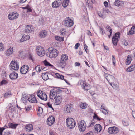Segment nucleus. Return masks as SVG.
Instances as JSON below:
<instances>
[{
	"mask_svg": "<svg viewBox=\"0 0 135 135\" xmlns=\"http://www.w3.org/2000/svg\"><path fill=\"white\" fill-rule=\"evenodd\" d=\"M68 56L65 54H62L61 56L58 66L62 68H64L66 65V62L68 59Z\"/></svg>",
	"mask_w": 135,
	"mask_h": 135,
	"instance_id": "1",
	"label": "nucleus"
},
{
	"mask_svg": "<svg viewBox=\"0 0 135 135\" xmlns=\"http://www.w3.org/2000/svg\"><path fill=\"white\" fill-rule=\"evenodd\" d=\"M58 51L56 49L51 48L46 52V56L51 58H55L58 55Z\"/></svg>",
	"mask_w": 135,
	"mask_h": 135,
	"instance_id": "2",
	"label": "nucleus"
},
{
	"mask_svg": "<svg viewBox=\"0 0 135 135\" xmlns=\"http://www.w3.org/2000/svg\"><path fill=\"white\" fill-rule=\"evenodd\" d=\"M66 124L68 128L72 129L75 127L76 123L73 118H68L66 120Z\"/></svg>",
	"mask_w": 135,
	"mask_h": 135,
	"instance_id": "3",
	"label": "nucleus"
},
{
	"mask_svg": "<svg viewBox=\"0 0 135 135\" xmlns=\"http://www.w3.org/2000/svg\"><path fill=\"white\" fill-rule=\"evenodd\" d=\"M79 130L81 132H83L86 128V124L83 120L79 121L78 124Z\"/></svg>",
	"mask_w": 135,
	"mask_h": 135,
	"instance_id": "4",
	"label": "nucleus"
},
{
	"mask_svg": "<svg viewBox=\"0 0 135 135\" xmlns=\"http://www.w3.org/2000/svg\"><path fill=\"white\" fill-rule=\"evenodd\" d=\"M74 24V22L72 18L68 17L65 18L64 20V25L67 27H70Z\"/></svg>",
	"mask_w": 135,
	"mask_h": 135,
	"instance_id": "5",
	"label": "nucleus"
},
{
	"mask_svg": "<svg viewBox=\"0 0 135 135\" xmlns=\"http://www.w3.org/2000/svg\"><path fill=\"white\" fill-rule=\"evenodd\" d=\"M120 35L119 32H117L114 35L112 39V42L114 45L116 46L117 45L118 42L120 39Z\"/></svg>",
	"mask_w": 135,
	"mask_h": 135,
	"instance_id": "6",
	"label": "nucleus"
},
{
	"mask_svg": "<svg viewBox=\"0 0 135 135\" xmlns=\"http://www.w3.org/2000/svg\"><path fill=\"white\" fill-rule=\"evenodd\" d=\"M41 90H38L37 91V95L41 99L46 101L47 99V97L46 94Z\"/></svg>",
	"mask_w": 135,
	"mask_h": 135,
	"instance_id": "7",
	"label": "nucleus"
},
{
	"mask_svg": "<svg viewBox=\"0 0 135 135\" xmlns=\"http://www.w3.org/2000/svg\"><path fill=\"white\" fill-rule=\"evenodd\" d=\"M36 51L38 55L41 56H43L45 54V51L44 48L40 46L37 47Z\"/></svg>",
	"mask_w": 135,
	"mask_h": 135,
	"instance_id": "8",
	"label": "nucleus"
},
{
	"mask_svg": "<svg viewBox=\"0 0 135 135\" xmlns=\"http://www.w3.org/2000/svg\"><path fill=\"white\" fill-rule=\"evenodd\" d=\"M10 65L11 68L15 71L19 69L18 62L14 60H13L11 62Z\"/></svg>",
	"mask_w": 135,
	"mask_h": 135,
	"instance_id": "9",
	"label": "nucleus"
},
{
	"mask_svg": "<svg viewBox=\"0 0 135 135\" xmlns=\"http://www.w3.org/2000/svg\"><path fill=\"white\" fill-rule=\"evenodd\" d=\"M108 131L110 134H115L118 132L119 130L117 127L114 126L109 128L108 129Z\"/></svg>",
	"mask_w": 135,
	"mask_h": 135,
	"instance_id": "10",
	"label": "nucleus"
},
{
	"mask_svg": "<svg viewBox=\"0 0 135 135\" xmlns=\"http://www.w3.org/2000/svg\"><path fill=\"white\" fill-rule=\"evenodd\" d=\"M18 16V14L17 13L12 12L9 14L8 17L10 20H13L17 18Z\"/></svg>",
	"mask_w": 135,
	"mask_h": 135,
	"instance_id": "11",
	"label": "nucleus"
},
{
	"mask_svg": "<svg viewBox=\"0 0 135 135\" xmlns=\"http://www.w3.org/2000/svg\"><path fill=\"white\" fill-rule=\"evenodd\" d=\"M62 0H56L54 1L52 3V7L56 8L59 7L62 4Z\"/></svg>",
	"mask_w": 135,
	"mask_h": 135,
	"instance_id": "12",
	"label": "nucleus"
},
{
	"mask_svg": "<svg viewBox=\"0 0 135 135\" xmlns=\"http://www.w3.org/2000/svg\"><path fill=\"white\" fill-rule=\"evenodd\" d=\"M105 76L106 79L109 82V84L111 82H112L114 81L115 78L113 76L106 73H105Z\"/></svg>",
	"mask_w": 135,
	"mask_h": 135,
	"instance_id": "13",
	"label": "nucleus"
},
{
	"mask_svg": "<svg viewBox=\"0 0 135 135\" xmlns=\"http://www.w3.org/2000/svg\"><path fill=\"white\" fill-rule=\"evenodd\" d=\"M18 53L19 56L22 57H24L27 56L28 54V51L22 49L19 50Z\"/></svg>",
	"mask_w": 135,
	"mask_h": 135,
	"instance_id": "14",
	"label": "nucleus"
},
{
	"mask_svg": "<svg viewBox=\"0 0 135 135\" xmlns=\"http://www.w3.org/2000/svg\"><path fill=\"white\" fill-rule=\"evenodd\" d=\"M28 69V66L27 65H25L21 68L20 72L22 74H25L27 72Z\"/></svg>",
	"mask_w": 135,
	"mask_h": 135,
	"instance_id": "15",
	"label": "nucleus"
},
{
	"mask_svg": "<svg viewBox=\"0 0 135 135\" xmlns=\"http://www.w3.org/2000/svg\"><path fill=\"white\" fill-rule=\"evenodd\" d=\"M55 119L53 116H50L47 120V123L48 125L51 126L55 122Z\"/></svg>",
	"mask_w": 135,
	"mask_h": 135,
	"instance_id": "16",
	"label": "nucleus"
},
{
	"mask_svg": "<svg viewBox=\"0 0 135 135\" xmlns=\"http://www.w3.org/2000/svg\"><path fill=\"white\" fill-rule=\"evenodd\" d=\"M55 89H52L50 90V93L49 97L50 99H54L57 96V94L55 92Z\"/></svg>",
	"mask_w": 135,
	"mask_h": 135,
	"instance_id": "17",
	"label": "nucleus"
},
{
	"mask_svg": "<svg viewBox=\"0 0 135 135\" xmlns=\"http://www.w3.org/2000/svg\"><path fill=\"white\" fill-rule=\"evenodd\" d=\"M62 97L61 96L58 95L56 98L55 100V104L56 105H59L62 100Z\"/></svg>",
	"mask_w": 135,
	"mask_h": 135,
	"instance_id": "18",
	"label": "nucleus"
},
{
	"mask_svg": "<svg viewBox=\"0 0 135 135\" xmlns=\"http://www.w3.org/2000/svg\"><path fill=\"white\" fill-rule=\"evenodd\" d=\"M72 105H68L65 107L64 110L66 113H68L71 112L73 109Z\"/></svg>",
	"mask_w": 135,
	"mask_h": 135,
	"instance_id": "19",
	"label": "nucleus"
},
{
	"mask_svg": "<svg viewBox=\"0 0 135 135\" xmlns=\"http://www.w3.org/2000/svg\"><path fill=\"white\" fill-rule=\"evenodd\" d=\"M29 102L32 103H36L37 101L34 95H31V96L28 98Z\"/></svg>",
	"mask_w": 135,
	"mask_h": 135,
	"instance_id": "20",
	"label": "nucleus"
},
{
	"mask_svg": "<svg viewBox=\"0 0 135 135\" xmlns=\"http://www.w3.org/2000/svg\"><path fill=\"white\" fill-rule=\"evenodd\" d=\"M9 77L11 79L15 80L18 77V74L16 73L13 72L10 74Z\"/></svg>",
	"mask_w": 135,
	"mask_h": 135,
	"instance_id": "21",
	"label": "nucleus"
},
{
	"mask_svg": "<svg viewBox=\"0 0 135 135\" xmlns=\"http://www.w3.org/2000/svg\"><path fill=\"white\" fill-rule=\"evenodd\" d=\"M33 30V28L31 26L28 25L26 26L25 32L26 33H29L31 32Z\"/></svg>",
	"mask_w": 135,
	"mask_h": 135,
	"instance_id": "22",
	"label": "nucleus"
},
{
	"mask_svg": "<svg viewBox=\"0 0 135 135\" xmlns=\"http://www.w3.org/2000/svg\"><path fill=\"white\" fill-rule=\"evenodd\" d=\"M82 85L83 89L87 90H89L90 88V85L89 84L87 85L85 81L83 82Z\"/></svg>",
	"mask_w": 135,
	"mask_h": 135,
	"instance_id": "23",
	"label": "nucleus"
},
{
	"mask_svg": "<svg viewBox=\"0 0 135 135\" xmlns=\"http://www.w3.org/2000/svg\"><path fill=\"white\" fill-rule=\"evenodd\" d=\"M47 35V32L45 30H43L40 32L39 36L41 38H44L46 37Z\"/></svg>",
	"mask_w": 135,
	"mask_h": 135,
	"instance_id": "24",
	"label": "nucleus"
},
{
	"mask_svg": "<svg viewBox=\"0 0 135 135\" xmlns=\"http://www.w3.org/2000/svg\"><path fill=\"white\" fill-rule=\"evenodd\" d=\"M26 131L28 132L32 130L33 128L32 125L31 124H29L26 125L25 127Z\"/></svg>",
	"mask_w": 135,
	"mask_h": 135,
	"instance_id": "25",
	"label": "nucleus"
},
{
	"mask_svg": "<svg viewBox=\"0 0 135 135\" xmlns=\"http://www.w3.org/2000/svg\"><path fill=\"white\" fill-rule=\"evenodd\" d=\"M30 38L29 36L27 35H23L22 38L20 40V42H22L28 40Z\"/></svg>",
	"mask_w": 135,
	"mask_h": 135,
	"instance_id": "26",
	"label": "nucleus"
},
{
	"mask_svg": "<svg viewBox=\"0 0 135 135\" xmlns=\"http://www.w3.org/2000/svg\"><path fill=\"white\" fill-rule=\"evenodd\" d=\"M13 48L10 47L6 51V55L9 56L12 54L13 53Z\"/></svg>",
	"mask_w": 135,
	"mask_h": 135,
	"instance_id": "27",
	"label": "nucleus"
},
{
	"mask_svg": "<svg viewBox=\"0 0 135 135\" xmlns=\"http://www.w3.org/2000/svg\"><path fill=\"white\" fill-rule=\"evenodd\" d=\"M94 128L96 131L97 132H99L101 130L102 127L100 124H97L94 126Z\"/></svg>",
	"mask_w": 135,
	"mask_h": 135,
	"instance_id": "28",
	"label": "nucleus"
},
{
	"mask_svg": "<svg viewBox=\"0 0 135 135\" xmlns=\"http://www.w3.org/2000/svg\"><path fill=\"white\" fill-rule=\"evenodd\" d=\"M115 5L117 6H121L124 4V2L119 0H116L114 3Z\"/></svg>",
	"mask_w": 135,
	"mask_h": 135,
	"instance_id": "29",
	"label": "nucleus"
},
{
	"mask_svg": "<svg viewBox=\"0 0 135 135\" xmlns=\"http://www.w3.org/2000/svg\"><path fill=\"white\" fill-rule=\"evenodd\" d=\"M105 108H106L105 106L104 105V104H102L101 107V109L102 110H102V112H103L105 114H107L108 112V110L106 109Z\"/></svg>",
	"mask_w": 135,
	"mask_h": 135,
	"instance_id": "30",
	"label": "nucleus"
},
{
	"mask_svg": "<svg viewBox=\"0 0 135 135\" xmlns=\"http://www.w3.org/2000/svg\"><path fill=\"white\" fill-rule=\"evenodd\" d=\"M110 84L114 89H117L119 87V84L118 83L115 84L114 83V82H111Z\"/></svg>",
	"mask_w": 135,
	"mask_h": 135,
	"instance_id": "31",
	"label": "nucleus"
},
{
	"mask_svg": "<svg viewBox=\"0 0 135 135\" xmlns=\"http://www.w3.org/2000/svg\"><path fill=\"white\" fill-rule=\"evenodd\" d=\"M28 98L27 94H23L22 96L21 99L23 101V102L25 103L27 101Z\"/></svg>",
	"mask_w": 135,
	"mask_h": 135,
	"instance_id": "32",
	"label": "nucleus"
},
{
	"mask_svg": "<svg viewBox=\"0 0 135 135\" xmlns=\"http://www.w3.org/2000/svg\"><path fill=\"white\" fill-rule=\"evenodd\" d=\"M132 60V58L131 56L129 55L128 56L126 60V64L127 65H129L131 63V61Z\"/></svg>",
	"mask_w": 135,
	"mask_h": 135,
	"instance_id": "33",
	"label": "nucleus"
},
{
	"mask_svg": "<svg viewBox=\"0 0 135 135\" xmlns=\"http://www.w3.org/2000/svg\"><path fill=\"white\" fill-rule=\"evenodd\" d=\"M42 79L45 81L49 79L48 75L47 73H43L42 75Z\"/></svg>",
	"mask_w": 135,
	"mask_h": 135,
	"instance_id": "34",
	"label": "nucleus"
},
{
	"mask_svg": "<svg viewBox=\"0 0 135 135\" xmlns=\"http://www.w3.org/2000/svg\"><path fill=\"white\" fill-rule=\"evenodd\" d=\"M18 124H14L12 123H9L8 126L10 128L15 129Z\"/></svg>",
	"mask_w": 135,
	"mask_h": 135,
	"instance_id": "35",
	"label": "nucleus"
},
{
	"mask_svg": "<svg viewBox=\"0 0 135 135\" xmlns=\"http://www.w3.org/2000/svg\"><path fill=\"white\" fill-rule=\"evenodd\" d=\"M135 68V65H133L127 68V71L128 72H131L133 71Z\"/></svg>",
	"mask_w": 135,
	"mask_h": 135,
	"instance_id": "36",
	"label": "nucleus"
},
{
	"mask_svg": "<svg viewBox=\"0 0 135 135\" xmlns=\"http://www.w3.org/2000/svg\"><path fill=\"white\" fill-rule=\"evenodd\" d=\"M69 2V0H64L62 3V6L64 7L67 6L68 5V3Z\"/></svg>",
	"mask_w": 135,
	"mask_h": 135,
	"instance_id": "37",
	"label": "nucleus"
},
{
	"mask_svg": "<svg viewBox=\"0 0 135 135\" xmlns=\"http://www.w3.org/2000/svg\"><path fill=\"white\" fill-rule=\"evenodd\" d=\"M23 8L26 9L27 12H30L32 11L31 9L30 8V6L28 5H27L26 7H23Z\"/></svg>",
	"mask_w": 135,
	"mask_h": 135,
	"instance_id": "38",
	"label": "nucleus"
},
{
	"mask_svg": "<svg viewBox=\"0 0 135 135\" xmlns=\"http://www.w3.org/2000/svg\"><path fill=\"white\" fill-rule=\"evenodd\" d=\"M80 107L81 108L84 109L87 107V105H86V103H81L80 104Z\"/></svg>",
	"mask_w": 135,
	"mask_h": 135,
	"instance_id": "39",
	"label": "nucleus"
},
{
	"mask_svg": "<svg viewBox=\"0 0 135 135\" xmlns=\"http://www.w3.org/2000/svg\"><path fill=\"white\" fill-rule=\"evenodd\" d=\"M55 38L56 40L59 41H63V38L62 37H60L59 36H55Z\"/></svg>",
	"mask_w": 135,
	"mask_h": 135,
	"instance_id": "40",
	"label": "nucleus"
},
{
	"mask_svg": "<svg viewBox=\"0 0 135 135\" xmlns=\"http://www.w3.org/2000/svg\"><path fill=\"white\" fill-rule=\"evenodd\" d=\"M42 108L41 107H39L38 111L37 112V114H38L39 115H40V114H41L42 113Z\"/></svg>",
	"mask_w": 135,
	"mask_h": 135,
	"instance_id": "41",
	"label": "nucleus"
},
{
	"mask_svg": "<svg viewBox=\"0 0 135 135\" xmlns=\"http://www.w3.org/2000/svg\"><path fill=\"white\" fill-rule=\"evenodd\" d=\"M123 124L124 126H127L129 125L128 121V120H123Z\"/></svg>",
	"mask_w": 135,
	"mask_h": 135,
	"instance_id": "42",
	"label": "nucleus"
},
{
	"mask_svg": "<svg viewBox=\"0 0 135 135\" xmlns=\"http://www.w3.org/2000/svg\"><path fill=\"white\" fill-rule=\"evenodd\" d=\"M43 62L45 66H49L51 67L53 66V65L48 62L46 60L44 61Z\"/></svg>",
	"mask_w": 135,
	"mask_h": 135,
	"instance_id": "43",
	"label": "nucleus"
},
{
	"mask_svg": "<svg viewBox=\"0 0 135 135\" xmlns=\"http://www.w3.org/2000/svg\"><path fill=\"white\" fill-rule=\"evenodd\" d=\"M41 67L39 65L35 67V69L36 71L37 72H40L41 71Z\"/></svg>",
	"mask_w": 135,
	"mask_h": 135,
	"instance_id": "44",
	"label": "nucleus"
},
{
	"mask_svg": "<svg viewBox=\"0 0 135 135\" xmlns=\"http://www.w3.org/2000/svg\"><path fill=\"white\" fill-rule=\"evenodd\" d=\"M4 45L2 43H0V51H4Z\"/></svg>",
	"mask_w": 135,
	"mask_h": 135,
	"instance_id": "45",
	"label": "nucleus"
},
{
	"mask_svg": "<svg viewBox=\"0 0 135 135\" xmlns=\"http://www.w3.org/2000/svg\"><path fill=\"white\" fill-rule=\"evenodd\" d=\"M11 95V92L10 91H9L4 94V97L5 98H8V95Z\"/></svg>",
	"mask_w": 135,
	"mask_h": 135,
	"instance_id": "46",
	"label": "nucleus"
},
{
	"mask_svg": "<svg viewBox=\"0 0 135 135\" xmlns=\"http://www.w3.org/2000/svg\"><path fill=\"white\" fill-rule=\"evenodd\" d=\"M127 34L129 35H132L134 33H135L133 29H132V28H131L130 31L127 33Z\"/></svg>",
	"mask_w": 135,
	"mask_h": 135,
	"instance_id": "47",
	"label": "nucleus"
},
{
	"mask_svg": "<svg viewBox=\"0 0 135 135\" xmlns=\"http://www.w3.org/2000/svg\"><path fill=\"white\" fill-rule=\"evenodd\" d=\"M60 33L62 35H64L66 33V31L65 29H61L60 31Z\"/></svg>",
	"mask_w": 135,
	"mask_h": 135,
	"instance_id": "48",
	"label": "nucleus"
},
{
	"mask_svg": "<svg viewBox=\"0 0 135 135\" xmlns=\"http://www.w3.org/2000/svg\"><path fill=\"white\" fill-rule=\"evenodd\" d=\"M7 83V81L5 80H3L1 82L0 85H2L3 84H5Z\"/></svg>",
	"mask_w": 135,
	"mask_h": 135,
	"instance_id": "49",
	"label": "nucleus"
},
{
	"mask_svg": "<svg viewBox=\"0 0 135 135\" xmlns=\"http://www.w3.org/2000/svg\"><path fill=\"white\" fill-rule=\"evenodd\" d=\"M11 133L9 130L5 131L4 132V135H11Z\"/></svg>",
	"mask_w": 135,
	"mask_h": 135,
	"instance_id": "50",
	"label": "nucleus"
},
{
	"mask_svg": "<svg viewBox=\"0 0 135 135\" xmlns=\"http://www.w3.org/2000/svg\"><path fill=\"white\" fill-rule=\"evenodd\" d=\"M99 16L100 17L103 18L104 16V14L103 12H102L98 13Z\"/></svg>",
	"mask_w": 135,
	"mask_h": 135,
	"instance_id": "51",
	"label": "nucleus"
},
{
	"mask_svg": "<svg viewBox=\"0 0 135 135\" xmlns=\"http://www.w3.org/2000/svg\"><path fill=\"white\" fill-rule=\"evenodd\" d=\"M84 48L85 49L86 52L87 53L88 52L87 49L88 46L86 44H85L84 43Z\"/></svg>",
	"mask_w": 135,
	"mask_h": 135,
	"instance_id": "52",
	"label": "nucleus"
},
{
	"mask_svg": "<svg viewBox=\"0 0 135 135\" xmlns=\"http://www.w3.org/2000/svg\"><path fill=\"white\" fill-rule=\"evenodd\" d=\"M26 111H28L31 109V107L30 106L25 107V108Z\"/></svg>",
	"mask_w": 135,
	"mask_h": 135,
	"instance_id": "53",
	"label": "nucleus"
},
{
	"mask_svg": "<svg viewBox=\"0 0 135 135\" xmlns=\"http://www.w3.org/2000/svg\"><path fill=\"white\" fill-rule=\"evenodd\" d=\"M112 60L113 61V63L114 65V66L115 64V58L114 56L112 55Z\"/></svg>",
	"mask_w": 135,
	"mask_h": 135,
	"instance_id": "54",
	"label": "nucleus"
},
{
	"mask_svg": "<svg viewBox=\"0 0 135 135\" xmlns=\"http://www.w3.org/2000/svg\"><path fill=\"white\" fill-rule=\"evenodd\" d=\"M61 90L60 89H57V90L55 89V92L56 93V94H58L61 92Z\"/></svg>",
	"mask_w": 135,
	"mask_h": 135,
	"instance_id": "55",
	"label": "nucleus"
},
{
	"mask_svg": "<svg viewBox=\"0 0 135 135\" xmlns=\"http://www.w3.org/2000/svg\"><path fill=\"white\" fill-rule=\"evenodd\" d=\"M103 11L105 12L108 13H110V12L109 11V10L106 9H103Z\"/></svg>",
	"mask_w": 135,
	"mask_h": 135,
	"instance_id": "56",
	"label": "nucleus"
},
{
	"mask_svg": "<svg viewBox=\"0 0 135 135\" xmlns=\"http://www.w3.org/2000/svg\"><path fill=\"white\" fill-rule=\"evenodd\" d=\"M94 124V123L93 122H91L89 123V125L88 126V127H89L90 126H93Z\"/></svg>",
	"mask_w": 135,
	"mask_h": 135,
	"instance_id": "57",
	"label": "nucleus"
},
{
	"mask_svg": "<svg viewBox=\"0 0 135 135\" xmlns=\"http://www.w3.org/2000/svg\"><path fill=\"white\" fill-rule=\"evenodd\" d=\"M33 56L31 54H29V59L32 60V61H33Z\"/></svg>",
	"mask_w": 135,
	"mask_h": 135,
	"instance_id": "58",
	"label": "nucleus"
},
{
	"mask_svg": "<svg viewBox=\"0 0 135 135\" xmlns=\"http://www.w3.org/2000/svg\"><path fill=\"white\" fill-rule=\"evenodd\" d=\"M80 44L79 43H76L75 46V49H77L78 48V47L80 46Z\"/></svg>",
	"mask_w": 135,
	"mask_h": 135,
	"instance_id": "59",
	"label": "nucleus"
},
{
	"mask_svg": "<svg viewBox=\"0 0 135 135\" xmlns=\"http://www.w3.org/2000/svg\"><path fill=\"white\" fill-rule=\"evenodd\" d=\"M84 135H93V134L92 132L90 131Z\"/></svg>",
	"mask_w": 135,
	"mask_h": 135,
	"instance_id": "60",
	"label": "nucleus"
},
{
	"mask_svg": "<svg viewBox=\"0 0 135 135\" xmlns=\"http://www.w3.org/2000/svg\"><path fill=\"white\" fill-rule=\"evenodd\" d=\"M99 28L100 31L102 32V34H104L105 32L104 30L102 28L100 27Z\"/></svg>",
	"mask_w": 135,
	"mask_h": 135,
	"instance_id": "61",
	"label": "nucleus"
},
{
	"mask_svg": "<svg viewBox=\"0 0 135 135\" xmlns=\"http://www.w3.org/2000/svg\"><path fill=\"white\" fill-rule=\"evenodd\" d=\"M47 105L49 107L51 108L53 110V108L52 107L51 104H50L49 103H47Z\"/></svg>",
	"mask_w": 135,
	"mask_h": 135,
	"instance_id": "62",
	"label": "nucleus"
},
{
	"mask_svg": "<svg viewBox=\"0 0 135 135\" xmlns=\"http://www.w3.org/2000/svg\"><path fill=\"white\" fill-rule=\"evenodd\" d=\"M108 3L107 2L105 1L104 2V5L105 6V7H108Z\"/></svg>",
	"mask_w": 135,
	"mask_h": 135,
	"instance_id": "63",
	"label": "nucleus"
},
{
	"mask_svg": "<svg viewBox=\"0 0 135 135\" xmlns=\"http://www.w3.org/2000/svg\"><path fill=\"white\" fill-rule=\"evenodd\" d=\"M132 114L133 116L135 118V111H132Z\"/></svg>",
	"mask_w": 135,
	"mask_h": 135,
	"instance_id": "64",
	"label": "nucleus"
}]
</instances>
